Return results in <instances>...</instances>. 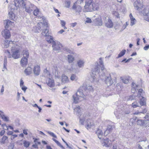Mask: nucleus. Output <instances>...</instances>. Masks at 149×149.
<instances>
[{
    "instance_id": "6e6d98bb",
    "label": "nucleus",
    "mask_w": 149,
    "mask_h": 149,
    "mask_svg": "<svg viewBox=\"0 0 149 149\" xmlns=\"http://www.w3.org/2000/svg\"><path fill=\"white\" fill-rule=\"evenodd\" d=\"M85 22L86 23H91L92 22V21L91 20V19L90 18L88 17L87 18H86Z\"/></svg>"
},
{
    "instance_id": "a18cd8bd",
    "label": "nucleus",
    "mask_w": 149,
    "mask_h": 149,
    "mask_svg": "<svg viewBox=\"0 0 149 149\" xmlns=\"http://www.w3.org/2000/svg\"><path fill=\"white\" fill-rule=\"evenodd\" d=\"M112 129V127L111 126L109 125L108 127L107 128L106 130L104 131V134L105 135L106 134V132H107L108 131H109L108 133H109L110 132L111 130Z\"/></svg>"
},
{
    "instance_id": "de8ad7c7",
    "label": "nucleus",
    "mask_w": 149,
    "mask_h": 149,
    "mask_svg": "<svg viewBox=\"0 0 149 149\" xmlns=\"http://www.w3.org/2000/svg\"><path fill=\"white\" fill-rule=\"evenodd\" d=\"M47 132L51 136L55 138H57V136L53 132L50 131H47Z\"/></svg>"
},
{
    "instance_id": "4468645a",
    "label": "nucleus",
    "mask_w": 149,
    "mask_h": 149,
    "mask_svg": "<svg viewBox=\"0 0 149 149\" xmlns=\"http://www.w3.org/2000/svg\"><path fill=\"white\" fill-rule=\"evenodd\" d=\"M20 64L22 67L26 66L28 63V58L27 57H23L21 59Z\"/></svg>"
},
{
    "instance_id": "4c0bfd02",
    "label": "nucleus",
    "mask_w": 149,
    "mask_h": 149,
    "mask_svg": "<svg viewBox=\"0 0 149 149\" xmlns=\"http://www.w3.org/2000/svg\"><path fill=\"white\" fill-rule=\"evenodd\" d=\"M42 35L47 37L49 36L48 30L47 29L44 30L42 33Z\"/></svg>"
},
{
    "instance_id": "680f3d73",
    "label": "nucleus",
    "mask_w": 149,
    "mask_h": 149,
    "mask_svg": "<svg viewBox=\"0 0 149 149\" xmlns=\"http://www.w3.org/2000/svg\"><path fill=\"white\" fill-rule=\"evenodd\" d=\"M61 24L62 27L64 26L65 24V22L64 20H61Z\"/></svg>"
},
{
    "instance_id": "f8f14e48",
    "label": "nucleus",
    "mask_w": 149,
    "mask_h": 149,
    "mask_svg": "<svg viewBox=\"0 0 149 149\" xmlns=\"http://www.w3.org/2000/svg\"><path fill=\"white\" fill-rule=\"evenodd\" d=\"M85 63L84 59H80L77 61L76 65L79 68H82L84 67Z\"/></svg>"
},
{
    "instance_id": "f3484780",
    "label": "nucleus",
    "mask_w": 149,
    "mask_h": 149,
    "mask_svg": "<svg viewBox=\"0 0 149 149\" xmlns=\"http://www.w3.org/2000/svg\"><path fill=\"white\" fill-rule=\"evenodd\" d=\"M101 142L103 146H105L106 147L109 146L110 143L109 142V140L108 138H107L106 139H102Z\"/></svg>"
},
{
    "instance_id": "a19ab883",
    "label": "nucleus",
    "mask_w": 149,
    "mask_h": 149,
    "mask_svg": "<svg viewBox=\"0 0 149 149\" xmlns=\"http://www.w3.org/2000/svg\"><path fill=\"white\" fill-rule=\"evenodd\" d=\"M126 50L125 49H123L122 51L118 55V57H117V58H119L123 56L125 53Z\"/></svg>"
},
{
    "instance_id": "4d7b16f0",
    "label": "nucleus",
    "mask_w": 149,
    "mask_h": 149,
    "mask_svg": "<svg viewBox=\"0 0 149 149\" xmlns=\"http://www.w3.org/2000/svg\"><path fill=\"white\" fill-rule=\"evenodd\" d=\"M143 90L141 89H140L139 91V94L137 95V96L139 97L141 95V93H142Z\"/></svg>"
},
{
    "instance_id": "c03bdc74",
    "label": "nucleus",
    "mask_w": 149,
    "mask_h": 149,
    "mask_svg": "<svg viewBox=\"0 0 149 149\" xmlns=\"http://www.w3.org/2000/svg\"><path fill=\"white\" fill-rule=\"evenodd\" d=\"M70 79L72 81H76L77 79L78 78L76 75H71L70 77Z\"/></svg>"
},
{
    "instance_id": "bb28decb",
    "label": "nucleus",
    "mask_w": 149,
    "mask_h": 149,
    "mask_svg": "<svg viewBox=\"0 0 149 149\" xmlns=\"http://www.w3.org/2000/svg\"><path fill=\"white\" fill-rule=\"evenodd\" d=\"M68 61L69 63H72L75 60V58L71 54L67 56Z\"/></svg>"
},
{
    "instance_id": "1a4fd4ad",
    "label": "nucleus",
    "mask_w": 149,
    "mask_h": 149,
    "mask_svg": "<svg viewBox=\"0 0 149 149\" xmlns=\"http://www.w3.org/2000/svg\"><path fill=\"white\" fill-rule=\"evenodd\" d=\"M100 66L99 64L97 63H95V65L94 68L92 70V72L93 74H98L100 71Z\"/></svg>"
},
{
    "instance_id": "13d9d810",
    "label": "nucleus",
    "mask_w": 149,
    "mask_h": 149,
    "mask_svg": "<svg viewBox=\"0 0 149 149\" xmlns=\"http://www.w3.org/2000/svg\"><path fill=\"white\" fill-rule=\"evenodd\" d=\"M67 52H68V53L74 55H76V53H75V52H73L71 51V50H69V49H67Z\"/></svg>"
},
{
    "instance_id": "37998d69",
    "label": "nucleus",
    "mask_w": 149,
    "mask_h": 149,
    "mask_svg": "<svg viewBox=\"0 0 149 149\" xmlns=\"http://www.w3.org/2000/svg\"><path fill=\"white\" fill-rule=\"evenodd\" d=\"M144 121L143 120L141 119L138 120L137 121V124L138 125H141L144 124Z\"/></svg>"
},
{
    "instance_id": "09e8293b",
    "label": "nucleus",
    "mask_w": 149,
    "mask_h": 149,
    "mask_svg": "<svg viewBox=\"0 0 149 149\" xmlns=\"http://www.w3.org/2000/svg\"><path fill=\"white\" fill-rule=\"evenodd\" d=\"M114 113L117 118H120V116L121 115L120 113H118L117 110H116L114 111Z\"/></svg>"
},
{
    "instance_id": "dca6fc26",
    "label": "nucleus",
    "mask_w": 149,
    "mask_h": 149,
    "mask_svg": "<svg viewBox=\"0 0 149 149\" xmlns=\"http://www.w3.org/2000/svg\"><path fill=\"white\" fill-rule=\"evenodd\" d=\"M40 71V69L39 65H34L33 69V72L34 74H39Z\"/></svg>"
},
{
    "instance_id": "69168bd1",
    "label": "nucleus",
    "mask_w": 149,
    "mask_h": 149,
    "mask_svg": "<svg viewBox=\"0 0 149 149\" xmlns=\"http://www.w3.org/2000/svg\"><path fill=\"white\" fill-rule=\"evenodd\" d=\"M13 133V132L12 131H8L7 132V134L8 135H12Z\"/></svg>"
},
{
    "instance_id": "864d4df0",
    "label": "nucleus",
    "mask_w": 149,
    "mask_h": 149,
    "mask_svg": "<svg viewBox=\"0 0 149 149\" xmlns=\"http://www.w3.org/2000/svg\"><path fill=\"white\" fill-rule=\"evenodd\" d=\"M23 141V140H18L16 142V143L19 145L22 146L23 144V143L22 142H21V141Z\"/></svg>"
},
{
    "instance_id": "8fccbe9b",
    "label": "nucleus",
    "mask_w": 149,
    "mask_h": 149,
    "mask_svg": "<svg viewBox=\"0 0 149 149\" xmlns=\"http://www.w3.org/2000/svg\"><path fill=\"white\" fill-rule=\"evenodd\" d=\"M99 63L102 66V67H103L104 66L103 62L102 61V59L101 58H100L99 59ZM101 69L102 70H103L104 67H102V68H101Z\"/></svg>"
},
{
    "instance_id": "bf43d9fd",
    "label": "nucleus",
    "mask_w": 149,
    "mask_h": 149,
    "mask_svg": "<svg viewBox=\"0 0 149 149\" xmlns=\"http://www.w3.org/2000/svg\"><path fill=\"white\" fill-rule=\"evenodd\" d=\"M113 13L114 15H115V16H116L117 17H119V14L117 12H116V11H113Z\"/></svg>"
},
{
    "instance_id": "c756f323",
    "label": "nucleus",
    "mask_w": 149,
    "mask_h": 149,
    "mask_svg": "<svg viewBox=\"0 0 149 149\" xmlns=\"http://www.w3.org/2000/svg\"><path fill=\"white\" fill-rule=\"evenodd\" d=\"M138 86L134 82H132V92L134 93H135V92H136L138 90L137 88Z\"/></svg>"
},
{
    "instance_id": "9b49d317",
    "label": "nucleus",
    "mask_w": 149,
    "mask_h": 149,
    "mask_svg": "<svg viewBox=\"0 0 149 149\" xmlns=\"http://www.w3.org/2000/svg\"><path fill=\"white\" fill-rule=\"evenodd\" d=\"M93 0H86L85 5L83 9V11L86 12V10L89 8L90 6H91V3H92Z\"/></svg>"
},
{
    "instance_id": "c85d7f7f",
    "label": "nucleus",
    "mask_w": 149,
    "mask_h": 149,
    "mask_svg": "<svg viewBox=\"0 0 149 149\" xmlns=\"http://www.w3.org/2000/svg\"><path fill=\"white\" fill-rule=\"evenodd\" d=\"M129 16L131 22L130 25L131 26H132L135 24L136 20L135 18L133 17L131 13L130 15Z\"/></svg>"
},
{
    "instance_id": "79ce46f5",
    "label": "nucleus",
    "mask_w": 149,
    "mask_h": 149,
    "mask_svg": "<svg viewBox=\"0 0 149 149\" xmlns=\"http://www.w3.org/2000/svg\"><path fill=\"white\" fill-rule=\"evenodd\" d=\"M9 16L10 19L13 20H14V19L15 18V15L12 12L9 13Z\"/></svg>"
},
{
    "instance_id": "58836bf2",
    "label": "nucleus",
    "mask_w": 149,
    "mask_h": 149,
    "mask_svg": "<svg viewBox=\"0 0 149 149\" xmlns=\"http://www.w3.org/2000/svg\"><path fill=\"white\" fill-rule=\"evenodd\" d=\"M52 139L58 145V146H59V147H60L61 148L63 149L64 148L63 146L61 145V143L58 141L56 140L54 138H53Z\"/></svg>"
},
{
    "instance_id": "0eeeda50",
    "label": "nucleus",
    "mask_w": 149,
    "mask_h": 149,
    "mask_svg": "<svg viewBox=\"0 0 149 149\" xmlns=\"http://www.w3.org/2000/svg\"><path fill=\"white\" fill-rule=\"evenodd\" d=\"M44 25L41 23H38L37 26L34 27L33 28V30L35 33H39L41 30H42L43 29Z\"/></svg>"
},
{
    "instance_id": "cd10ccee",
    "label": "nucleus",
    "mask_w": 149,
    "mask_h": 149,
    "mask_svg": "<svg viewBox=\"0 0 149 149\" xmlns=\"http://www.w3.org/2000/svg\"><path fill=\"white\" fill-rule=\"evenodd\" d=\"M96 25L98 26H101L102 25V21L101 17H99L97 18L95 21Z\"/></svg>"
},
{
    "instance_id": "a211bd4d",
    "label": "nucleus",
    "mask_w": 149,
    "mask_h": 149,
    "mask_svg": "<svg viewBox=\"0 0 149 149\" xmlns=\"http://www.w3.org/2000/svg\"><path fill=\"white\" fill-rule=\"evenodd\" d=\"M4 22L6 23L5 28L6 29L8 28L9 27L13 26L14 25V22L9 20H5Z\"/></svg>"
},
{
    "instance_id": "ddd939ff",
    "label": "nucleus",
    "mask_w": 149,
    "mask_h": 149,
    "mask_svg": "<svg viewBox=\"0 0 149 149\" xmlns=\"http://www.w3.org/2000/svg\"><path fill=\"white\" fill-rule=\"evenodd\" d=\"M72 8L74 10L77 14H79L80 13L81 11L82 8L79 5L76 6L75 3H74L72 7Z\"/></svg>"
},
{
    "instance_id": "4be33fe9",
    "label": "nucleus",
    "mask_w": 149,
    "mask_h": 149,
    "mask_svg": "<svg viewBox=\"0 0 149 149\" xmlns=\"http://www.w3.org/2000/svg\"><path fill=\"white\" fill-rule=\"evenodd\" d=\"M48 85L50 87H53L54 86V81L50 78H49L47 81Z\"/></svg>"
},
{
    "instance_id": "473e14b6",
    "label": "nucleus",
    "mask_w": 149,
    "mask_h": 149,
    "mask_svg": "<svg viewBox=\"0 0 149 149\" xmlns=\"http://www.w3.org/2000/svg\"><path fill=\"white\" fill-rule=\"evenodd\" d=\"M139 100H136L134 102L132 103V107L134 108H136L137 107H139Z\"/></svg>"
},
{
    "instance_id": "6ab92c4d",
    "label": "nucleus",
    "mask_w": 149,
    "mask_h": 149,
    "mask_svg": "<svg viewBox=\"0 0 149 149\" xmlns=\"http://www.w3.org/2000/svg\"><path fill=\"white\" fill-rule=\"evenodd\" d=\"M105 18L107 20V22H105V25L106 26L109 28L112 27L113 26V24L111 20L108 18Z\"/></svg>"
},
{
    "instance_id": "7c9ffc66",
    "label": "nucleus",
    "mask_w": 149,
    "mask_h": 149,
    "mask_svg": "<svg viewBox=\"0 0 149 149\" xmlns=\"http://www.w3.org/2000/svg\"><path fill=\"white\" fill-rule=\"evenodd\" d=\"M32 69L30 67H28L24 70L25 74H30L32 72Z\"/></svg>"
},
{
    "instance_id": "052dcab7",
    "label": "nucleus",
    "mask_w": 149,
    "mask_h": 149,
    "mask_svg": "<svg viewBox=\"0 0 149 149\" xmlns=\"http://www.w3.org/2000/svg\"><path fill=\"white\" fill-rule=\"evenodd\" d=\"M44 73L45 74H49L50 73L49 71L47 69V68H46L44 70Z\"/></svg>"
},
{
    "instance_id": "c9c22d12",
    "label": "nucleus",
    "mask_w": 149,
    "mask_h": 149,
    "mask_svg": "<svg viewBox=\"0 0 149 149\" xmlns=\"http://www.w3.org/2000/svg\"><path fill=\"white\" fill-rule=\"evenodd\" d=\"M22 54L23 57H27V58H29V52L28 50H23V51Z\"/></svg>"
},
{
    "instance_id": "412c9836",
    "label": "nucleus",
    "mask_w": 149,
    "mask_h": 149,
    "mask_svg": "<svg viewBox=\"0 0 149 149\" xmlns=\"http://www.w3.org/2000/svg\"><path fill=\"white\" fill-rule=\"evenodd\" d=\"M8 138L6 136H3L0 141V143L4 144L8 142Z\"/></svg>"
},
{
    "instance_id": "aec40b11",
    "label": "nucleus",
    "mask_w": 149,
    "mask_h": 149,
    "mask_svg": "<svg viewBox=\"0 0 149 149\" xmlns=\"http://www.w3.org/2000/svg\"><path fill=\"white\" fill-rule=\"evenodd\" d=\"M120 79L123 83L127 84L129 83L130 77L129 76H127L121 77Z\"/></svg>"
},
{
    "instance_id": "0e129e2a",
    "label": "nucleus",
    "mask_w": 149,
    "mask_h": 149,
    "mask_svg": "<svg viewBox=\"0 0 149 149\" xmlns=\"http://www.w3.org/2000/svg\"><path fill=\"white\" fill-rule=\"evenodd\" d=\"M21 87L22 90H23L24 92H25L27 89V88L24 86H22Z\"/></svg>"
},
{
    "instance_id": "b1692460",
    "label": "nucleus",
    "mask_w": 149,
    "mask_h": 149,
    "mask_svg": "<svg viewBox=\"0 0 149 149\" xmlns=\"http://www.w3.org/2000/svg\"><path fill=\"white\" fill-rule=\"evenodd\" d=\"M93 125V123L91 120L90 119L87 120L86 123V126L88 130L91 128L92 126Z\"/></svg>"
},
{
    "instance_id": "ea45409f",
    "label": "nucleus",
    "mask_w": 149,
    "mask_h": 149,
    "mask_svg": "<svg viewBox=\"0 0 149 149\" xmlns=\"http://www.w3.org/2000/svg\"><path fill=\"white\" fill-rule=\"evenodd\" d=\"M39 13L40 11L39 9L37 8L36 7V9L34 10L33 12V14L35 16H38Z\"/></svg>"
},
{
    "instance_id": "72a5a7b5",
    "label": "nucleus",
    "mask_w": 149,
    "mask_h": 149,
    "mask_svg": "<svg viewBox=\"0 0 149 149\" xmlns=\"http://www.w3.org/2000/svg\"><path fill=\"white\" fill-rule=\"evenodd\" d=\"M68 77L65 75H62V76L61 81L63 83H65L68 82Z\"/></svg>"
},
{
    "instance_id": "338daca9",
    "label": "nucleus",
    "mask_w": 149,
    "mask_h": 149,
    "mask_svg": "<svg viewBox=\"0 0 149 149\" xmlns=\"http://www.w3.org/2000/svg\"><path fill=\"white\" fill-rule=\"evenodd\" d=\"M144 19L146 21L149 22V16L148 15L145 16L144 17Z\"/></svg>"
},
{
    "instance_id": "f704fd0d",
    "label": "nucleus",
    "mask_w": 149,
    "mask_h": 149,
    "mask_svg": "<svg viewBox=\"0 0 149 149\" xmlns=\"http://www.w3.org/2000/svg\"><path fill=\"white\" fill-rule=\"evenodd\" d=\"M74 111L76 114H79L81 111L80 107L79 106L76 107L74 109Z\"/></svg>"
},
{
    "instance_id": "6e6552de",
    "label": "nucleus",
    "mask_w": 149,
    "mask_h": 149,
    "mask_svg": "<svg viewBox=\"0 0 149 149\" xmlns=\"http://www.w3.org/2000/svg\"><path fill=\"white\" fill-rule=\"evenodd\" d=\"M35 7H36L34 5L30 4L29 5H27L25 6L24 8H25V11L29 13L32 12Z\"/></svg>"
},
{
    "instance_id": "393cba45",
    "label": "nucleus",
    "mask_w": 149,
    "mask_h": 149,
    "mask_svg": "<svg viewBox=\"0 0 149 149\" xmlns=\"http://www.w3.org/2000/svg\"><path fill=\"white\" fill-rule=\"evenodd\" d=\"M96 133L97 134L98 138L100 139H101L103 136V132L101 129H97V130Z\"/></svg>"
},
{
    "instance_id": "774afa93",
    "label": "nucleus",
    "mask_w": 149,
    "mask_h": 149,
    "mask_svg": "<svg viewBox=\"0 0 149 149\" xmlns=\"http://www.w3.org/2000/svg\"><path fill=\"white\" fill-rule=\"evenodd\" d=\"M134 98H135V95H133L132 96H129L128 99L129 100H132L134 99Z\"/></svg>"
},
{
    "instance_id": "a878e982",
    "label": "nucleus",
    "mask_w": 149,
    "mask_h": 149,
    "mask_svg": "<svg viewBox=\"0 0 149 149\" xmlns=\"http://www.w3.org/2000/svg\"><path fill=\"white\" fill-rule=\"evenodd\" d=\"M142 13L145 16H147L149 15V8L148 7H146L142 11Z\"/></svg>"
},
{
    "instance_id": "9d476101",
    "label": "nucleus",
    "mask_w": 149,
    "mask_h": 149,
    "mask_svg": "<svg viewBox=\"0 0 149 149\" xmlns=\"http://www.w3.org/2000/svg\"><path fill=\"white\" fill-rule=\"evenodd\" d=\"M1 33L2 36L6 39L9 38L11 36L9 31L8 29H5L2 31Z\"/></svg>"
},
{
    "instance_id": "3c124183",
    "label": "nucleus",
    "mask_w": 149,
    "mask_h": 149,
    "mask_svg": "<svg viewBox=\"0 0 149 149\" xmlns=\"http://www.w3.org/2000/svg\"><path fill=\"white\" fill-rule=\"evenodd\" d=\"M14 146V144L13 143H11L8 146V149H13Z\"/></svg>"
},
{
    "instance_id": "423d86ee",
    "label": "nucleus",
    "mask_w": 149,
    "mask_h": 149,
    "mask_svg": "<svg viewBox=\"0 0 149 149\" xmlns=\"http://www.w3.org/2000/svg\"><path fill=\"white\" fill-rule=\"evenodd\" d=\"M26 0H14V1L16 7L24 8L25 6Z\"/></svg>"
},
{
    "instance_id": "e2e57ef3",
    "label": "nucleus",
    "mask_w": 149,
    "mask_h": 149,
    "mask_svg": "<svg viewBox=\"0 0 149 149\" xmlns=\"http://www.w3.org/2000/svg\"><path fill=\"white\" fill-rule=\"evenodd\" d=\"M17 136V135L16 134H12L11 136L10 139L11 140H13Z\"/></svg>"
},
{
    "instance_id": "49530a36",
    "label": "nucleus",
    "mask_w": 149,
    "mask_h": 149,
    "mask_svg": "<svg viewBox=\"0 0 149 149\" xmlns=\"http://www.w3.org/2000/svg\"><path fill=\"white\" fill-rule=\"evenodd\" d=\"M1 118L4 121H8L9 120L8 118L4 115L1 116Z\"/></svg>"
},
{
    "instance_id": "20e7f679",
    "label": "nucleus",
    "mask_w": 149,
    "mask_h": 149,
    "mask_svg": "<svg viewBox=\"0 0 149 149\" xmlns=\"http://www.w3.org/2000/svg\"><path fill=\"white\" fill-rule=\"evenodd\" d=\"M134 5L136 9L140 10L143 6L142 0H137L134 2Z\"/></svg>"
},
{
    "instance_id": "e433bc0d",
    "label": "nucleus",
    "mask_w": 149,
    "mask_h": 149,
    "mask_svg": "<svg viewBox=\"0 0 149 149\" xmlns=\"http://www.w3.org/2000/svg\"><path fill=\"white\" fill-rule=\"evenodd\" d=\"M23 142L24 146V147L27 148L29 146L30 144L29 142L26 140H23Z\"/></svg>"
},
{
    "instance_id": "f03ea898",
    "label": "nucleus",
    "mask_w": 149,
    "mask_h": 149,
    "mask_svg": "<svg viewBox=\"0 0 149 149\" xmlns=\"http://www.w3.org/2000/svg\"><path fill=\"white\" fill-rule=\"evenodd\" d=\"M50 40L47 39V42L49 43H52L53 49L55 51H58L60 49L62 45L61 43L58 42L54 41L53 40V37L52 36L49 37Z\"/></svg>"
},
{
    "instance_id": "5701e85b",
    "label": "nucleus",
    "mask_w": 149,
    "mask_h": 149,
    "mask_svg": "<svg viewBox=\"0 0 149 149\" xmlns=\"http://www.w3.org/2000/svg\"><path fill=\"white\" fill-rule=\"evenodd\" d=\"M14 42L11 41H9L8 40H6L4 41V46L5 48H7L9 46H11L10 45L13 44L14 43Z\"/></svg>"
},
{
    "instance_id": "603ef678",
    "label": "nucleus",
    "mask_w": 149,
    "mask_h": 149,
    "mask_svg": "<svg viewBox=\"0 0 149 149\" xmlns=\"http://www.w3.org/2000/svg\"><path fill=\"white\" fill-rule=\"evenodd\" d=\"M78 70L77 69H75L73 67V66H72L71 68L70 69V71H72L73 72L76 73Z\"/></svg>"
},
{
    "instance_id": "39448f33",
    "label": "nucleus",
    "mask_w": 149,
    "mask_h": 149,
    "mask_svg": "<svg viewBox=\"0 0 149 149\" xmlns=\"http://www.w3.org/2000/svg\"><path fill=\"white\" fill-rule=\"evenodd\" d=\"M99 4L98 3H93L91 6H90L89 8L86 10V12L98 10L99 8Z\"/></svg>"
},
{
    "instance_id": "f257e3e1",
    "label": "nucleus",
    "mask_w": 149,
    "mask_h": 149,
    "mask_svg": "<svg viewBox=\"0 0 149 149\" xmlns=\"http://www.w3.org/2000/svg\"><path fill=\"white\" fill-rule=\"evenodd\" d=\"M72 97L74 102L77 104L85 99L86 96L82 91L79 90H78L77 93L72 96Z\"/></svg>"
},
{
    "instance_id": "5fc2aeb1",
    "label": "nucleus",
    "mask_w": 149,
    "mask_h": 149,
    "mask_svg": "<svg viewBox=\"0 0 149 149\" xmlns=\"http://www.w3.org/2000/svg\"><path fill=\"white\" fill-rule=\"evenodd\" d=\"M86 89L89 91H91L93 90V88L91 86H89L86 87Z\"/></svg>"
},
{
    "instance_id": "2f4dec72",
    "label": "nucleus",
    "mask_w": 149,
    "mask_h": 149,
    "mask_svg": "<svg viewBox=\"0 0 149 149\" xmlns=\"http://www.w3.org/2000/svg\"><path fill=\"white\" fill-rule=\"evenodd\" d=\"M139 105L141 106L145 105L146 104V102L144 98L143 97H142V98L140 99V100L139 101Z\"/></svg>"
},
{
    "instance_id": "7ed1b4c3",
    "label": "nucleus",
    "mask_w": 149,
    "mask_h": 149,
    "mask_svg": "<svg viewBox=\"0 0 149 149\" xmlns=\"http://www.w3.org/2000/svg\"><path fill=\"white\" fill-rule=\"evenodd\" d=\"M18 46L16 45L15 47H12V57L15 59L18 58L20 56V51L16 47Z\"/></svg>"
},
{
    "instance_id": "2eb2a0df",
    "label": "nucleus",
    "mask_w": 149,
    "mask_h": 149,
    "mask_svg": "<svg viewBox=\"0 0 149 149\" xmlns=\"http://www.w3.org/2000/svg\"><path fill=\"white\" fill-rule=\"evenodd\" d=\"M103 77L105 78V81L107 85L108 86L111 85V79L110 75H109L108 76H107L106 75H103Z\"/></svg>"
}]
</instances>
